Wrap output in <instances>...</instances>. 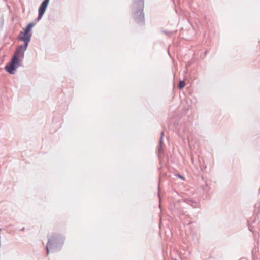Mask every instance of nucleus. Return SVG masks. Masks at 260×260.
<instances>
[{"mask_svg":"<svg viewBox=\"0 0 260 260\" xmlns=\"http://www.w3.org/2000/svg\"><path fill=\"white\" fill-rule=\"evenodd\" d=\"M175 260H176V259H175Z\"/></svg>","mask_w":260,"mask_h":260,"instance_id":"f8f14e48","label":"nucleus"},{"mask_svg":"<svg viewBox=\"0 0 260 260\" xmlns=\"http://www.w3.org/2000/svg\"><path fill=\"white\" fill-rule=\"evenodd\" d=\"M185 85V83L184 81H180L178 83V88L179 89H182V88H183L184 87Z\"/></svg>","mask_w":260,"mask_h":260,"instance_id":"6e6552de","label":"nucleus"},{"mask_svg":"<svg viewBox=\"0 0 260 260\" xmlns=\"http://www.w3.org/2000/svg\"><path fill=\"white\" fill-rule=\"evenodd\" d=\"M22 60L16 55H13L10 62L5 67V70L11 74H14L16 69L22 66Z\"/></svg>","mask_w":260,"mask_h":260,"instance_id":"7ed1b4c3","label":"nucleus"},{"mask_svg":"<svg viewBox=\"0 0 260 260\" xmlns=\"http://www.w3.org/2000/svg\"><path fill=\"white\" fill-rule=\"evenodd\" d=\"M28 45V43H27L26 45L25 46V43H24L23 45H20L17 48L14 55H16L17 57L22 59L23 58L24 56V52L26 50Z\"/></svg>","mask_w":260,"mask_h":260,"instance_id":"423d86ee","label":"nucleus"},{"mask_svg":"<svg viewBox=\"0 0 260 260\" xmlns=\"http://www.w3.org/2000/svg\"><path fill=\"white\" fill-rule=\"evenodd\" d=\"M190 203H189L193 208H196V206H197V203L194 202V201H190Z\"/></svg>","mask_w":260,"mask_h":260,"instance_id":"1a4fd4ad","label":"nucleus"},{"mask_svg":"<svg viewBox=\"0 0 260 260\" xmlns=\"http://www.w3.org/2000/svg\"><path fill=\"white\" fill-rule=\"evenodd\" d=\"M191 159V161H192V162L193 163V161H194V159H193V157H192Z\"/></svg>","mask_w":260,"mask_h":260,"instance_id":"9b49d317","label":"nucleus"},{"mask_svg":"<svg viewBox=\"0 0 260 260\" xmlns=\"http://www.w3.org/2000/svg\"><path fill=\"white\" fill-rule=\"evenodd\" d=\"M34 26V23H30L24 29V31L20 32V34H22L23 36L20 38V39L25 43V46L26 45L27 43H29L30 41L32 35L30 31Z\"/></svg>","mask_w":260,"mask_h":260,"instance_id":"20e7f679","label":"nucleus"},{"mask_svg":"<svg viewBox=\"0 0 260 260\" xmlns=\"http://www.w3.org/2000/svg\"><path fill=\"white\" fill-rule=\"evenodd\" d=\"M64 240L63 237L59 234L53 233L48 238V242L46 247L47 255L49 254L51 249L55 251L56 249H59L62 245Z\"/></svg>","mask_w":260,"mask_h":260,"instance_id":"f03ea898","label":"nucleus"},{"mask_svg":"<svg viewBox=\"0 0 260 260\" xmlns=\"http://www.w3.org/2000/svg\"><path fill=\"white\" fill-rule=\"evenodd\" d=\"M164 131H162L161 132L160 137L159 140V146L158 147V151L159 153H160L161 150H162V144L163 143L162 140H163V137H164Z\"/></svg>","mask_w":260,"mask_h":260,"instance_id":"0eeeda50","label":"nucleus"},{"mask_svg":"<svg viewBox=\"0 0 260 260\" xmlns=\"http://www.w3.org/2000/svg\"><path fill=\"white\" fill-rule=\"evenodd\" d=\"M144 0H135L134 2L132 8L133 18L139 24H143L144 22Z\"/></svg>","mask_w":260,"mask_h":260,"instance_id":"f257e3e1","label":"nucleus"},{"mask_svg":"<svg viewBox=\"0 0 260 260\" xmlns=\"http://www.w3.org/2000/svg\"><path fill=\"white\" fill-rule=\"evenodd\" d=\"M177 176H178V177H179V178H181V179H183V177L181 175H179V174H178V175H177Z\"/></svg>","mask_w":260,"mask_h":260,"instance_id":"9d476101","label":"nucleus"},{"mask_svg":"<svg viewBox=\"0 0 260 260\" xmlns=\"http://www.w3.org/2000/svg\"><path fill=\"white\" fill-rule=\"evenodd\" d=\"M49 0H44L41 4L38 10V16L36 20H40L43 17L49 4Z\"/></svg>","mask_w":260,"mask_h":260,"instance_id":"39448f33","label":"nucleus"}]
</instances>
